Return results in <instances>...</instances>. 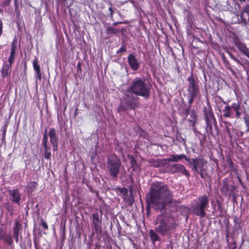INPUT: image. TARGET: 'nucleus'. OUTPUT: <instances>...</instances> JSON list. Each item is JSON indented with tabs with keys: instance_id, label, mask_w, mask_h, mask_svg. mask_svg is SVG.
<instances>
[{
	"instance_id": "nucleus-1",
	"label": "nucleus",
	"mask_w": 249,
	"mask_h": 249,
	"mask_svg": "<svg viewBox=\"0 0 249 249\" xmlns=\"http://www.w3.org/2000/svg\"><path fill=\"white\" fill-rule=\"evenodd\" d=\"M150 93V86L145 80L139 77L135 78L129 86L118 108L119 112L128 109H134L138 106L137 98L134 96H140L147 98Z\"/></svg>"
},
{
	"instance_id": "nucleus-2",
	"label": "nucleus",
	"mask_w": 249,
	"mask_h": 249,
	"mask_svg": "<svg viewBox=\"0 0 249 249\" xmlns=\"http://www.w3.org/2000/svg\"><path fill=\"white\" fill-rule=\"evenodd\" d=\"M173 195L167 186L160 182L151 185L149 196L146 197L147 205L157 211H164L167 205L173 202Z\"/></svg>"
},
{
	"instance_id": "nucleus-3",
	"label": "nucleus",
	"mask_w": 249,
	"mask_h": 249,
	"mask_svg": "<svg viewBox=\"0 0 249 249\" xmlns=\"http://www.w3.org/2000/svg\"><path fill=\"white\" fill-rule=\"evenodd\" d=\"M155 231L161 236L170 234L175 230L177 223L174 218L167 213H162L157 216L155 222Z\"/></svg>"
},
{
	"instance_id": "nucleus-4",
	"label": "nucleus",
	"mask_w": 249,
	"mask_h": 249,
	"mask_svg": "<svg viewBox=\"0 0 249 249\" xmlns=\"http://www.w3.org/2000/svg\"><path fill=\"white\" fill-rule=\"evenodd\" d=\"M209 197L203 195L200 196L192 204L191 209L193 214L200 217L206 216L205 209L208 207Z\"/></svg>"
},
{
	"instance_id": "nucleus-5",
	"label": "nucleus",
	"mask_w": 249,
	"mask_h": 249,
	"mask_svg": "<svg viewBox=\"0 0 249 249\" xmlns=\"http://www.w3.org/2000/svg\"><path fill=\"white\" fill-rule=\"evenodd\" d=\"M107 168L109 175L116 178L120 173L122 162L120 159L115 155L108 156L107 161Z\"/></svg>"
},
{
	"instance_id": "nucleus-6",
	"label": "nucleus",
	"mask_w": 249,
	"mask_h": 249,
	"mask_svg": "<svg viewBox=\"0 0 249 249\" xmlns=\"http://www.w3.org/2000/svg\"><path fill=\"white\" fill-rule=\"evenodd\" d=\"M188 103L191 105L194 99L199 95L200 89L198 84L196 81L193 75L188 78Z\"/></svg>"
},
{
	"instance_id": "nucleus-7",
	"label": "nucleus",
	"mask_w": 249,
	"mask_h": 249,
	"mask_svg": "<svg viewBox=\"0 0 249 249\" xmlns=\"http://www.w3.org/2000/svg\"><path fill=\"white\" fill-rule=\"evenodd\" d=\"M167 171L170 173H178L184 175L187 177L190 176L189 173L185 166L178 163L167 164L166 166Z\"/></svg>"
},
{
	"instance_id": "nucleus-8",
	"label": "nucleus",
	"mask_w": 249,
	"mask_h": 249,
	"mask_svg": "<svg viewBox=\"0 0 249 249\" xmlns=\"http://www.w3.org/2000/svg\"><path fill=\"white\" fill-rule=\"evenodd\" d=\"M49 136L50 139V142L52 145L54 151H56L58 148V138L56 132L54 128H51L49 132Z\"/></svg>"
},
{
	"instance_id": "nucleus-9",
	"label": "nucleus",
	"mask_w": 249,
	"mask_h": 249,
	"mask_svg": "<svg viewBox=\"0 0 249 249\" xmlns=\"http://www.w3.org/2000/svg\"><path fill=\"white\" fill-rule=\"evenodd\" d=\"M8 193L11 201L19 205L21 199V194L18 189L8 190Z\"/></svg>"
},
{
	"instance_id": "nucleus-10",
	"label": "nucleus",
	"mask_w": 249,
	"mask_h": 249,
	"mask_svg": "<svg viewBox=\"0 0 249 249\" xmlns=\"http://www.w3.org/2000/svg\"><path fill=\"white\" fill-rule=\"evenodd\" d=\"M204 113L207 126L212 128L213 123L215 121L214 115L210 108H205Z\"/></svg>"
},
{
	"instance_id": "nucleus-11",
	"label": "nucleus",
	"mask_w": 249,
	"mask_h": 249,
	"mask_svg": "<svg viewBox=\"0 0 249 249\" xmlns=\"http://www.w3.org/2000/svg\"><path fill=\"white\" fill-rule=\"evenodd\" d=\"M184 158H186V155L184 154L171 155L169 158L163 159L162 160V164L163 165H167L168 163L170 162H178L184 159Z\"/></svg>"
},
{
	"instance_id": "nucleus-12",
	"label": "nucleus",
	"mask_w": 249,
	"mask_h": 249,
	"mask_svg": "<svg viewBox=\"0 0 249 249\" xmlns=\"http://www.w3.org/2000/svg\"><path fill=\"white\" fill-rule=\"evenodd\" d=\"M128 64L132 70L137 71L138 70L140 63L132 53L130 54L127 57Z\"/></svg>"
},
{
	"instance_id": "nucleus-13",
	"label": "nucleus",
	"mask_w": 249,
	"mask_h": 249,
	"mask_svg": "<svg viewBox=\"0 0 249 249\" xmlns=\"http://www.w3.org/2000/svg\"><path fill=\"white\" fill-rule=\"evenodd\" d=\"M196 166V168L194 170L196 173H198V171L201 172H204L207 169V161L203 158L198 157L197 158Z\"/></svg>"
},
{
	"instance_id": "nucleus-14",
	"label": "nucleus",
	"mask_w": 249,
	"mask_h": 249,
	"mask_svg": "<svg viewBox=\"0 0 249 249\" xmlns=\"http://www.w3.org/2000/svg\"><path fill=\"white\" fill-rule=\"evenodd\" d=\"M21 226L20 222L18 220H16L13 227V236L16 243H18L19 240L18 237L22 229Z\"/></svg>"
},
{
	"instance_id": "nucleus-15",
	"label": "nucleus",
	"mask_w": 249,
	"mask_h": 249,
	"mask_svg": "<svg viewBox=\"0 0 249 249\" xmlns=\"http://www.w3.org/2000/svg\"><path fill=\"white\" fill-rule=\"evenodd\" d=\"M236 189L234 185L229 186L227 183L225 182L220 189L221 192L225 195L230 196Z\"/></svg>"
},
{
	"instance_id": "nucleus-16",
	"label": "nucleus",
	"mask_w": 249,
	"mask_h": 249,
	"mask_svg": "<svg viewBox=\"0 0 249 249\" xmlns=\"http://www.w3.org/2000/svg\"><path fill=\"white\" fill-rule=\"evenodd\" d=\"M234 44L240 52L249 58V49L247 48L245 43L237 41L234 42Z\"/></svg>"
},
{
	"instance_id": "nucleus-17",
	"label": "nucleus",
	"mask_w": 249,
	"mask_h": 249,
	"mask_svg": "<svg viewBox=\"0 0 249 249\" xmlns=\"http://www.w3.org/2000/svg\"><path fill=\"white\" fill-rule=\"evenodd\" d=\"M34 69L36 72V78L40 80L41 79V73L40 66L38 64V60L37 58H35L33 62Z\"/></svg>"
},
{
	"instance_id": "nucleus-18",
	"label": "nucleus",
	"mask_w": 249,
	"mask_h": 249,
	"mask_svg": "<svg viewBox=\"0 0 249 249\" xmlns=\"http://www.w3.org/2000/svg\"><path fill=\"white\" fill-rule=\"evenodd\" d=\"M92 223L93 226L96 231H98L100 228L101 221L99 219L98 213H95L92 214Z\"/></svg>"
},
{
	"instance_id": "nucleus-19",
	"label": "nucleus",
	"mask_w": 249,
	"mask_h": 249,
	"mask_svg": "<svg viewBox=\"0 0 249 249\" xmlns=\"http://www.w3.org/2000/svg\"><path fill=\"white\" fill-rule=\"evenodd\" d=\"M240 18L243 22L245 23L247 20H249V10L245 7L243 12L239 15Z\"/></svg>"
},
{
	"instance_id": "nucleus-20",
	"label": "nucleus",
	"mask_w": 249,
	"mask_h": 249,
	"mask_svg": "<svg viewBox=\"0 0 249 249\" xmlns=\"http://www.w3.org/2000/svg\"><path fill=\"white\" fill-rule=\"evenodd\" d=\"M42 143L44 148V151L50 150L51 148L48 145V135L46 129H45V133H44L43 136Z\"/></svg>"
},
{
	"instance_id": "nucleus-21",
	"label": "nucleus",
	"mask_w": 249,
	"mask_h": 249,
	"mask_svg": "<svg viewBox=\"0 0 249 249\" xmlns=\"http://www.w3.org/2000/svg\"><path fill=\"white\" fill-rule=\"evenodd\" d=\"M190 118L188 119V121L189 122L190 125L194 126L197 119L196 114L194 111H191L190 113Z\"/></svg>"
},
{
	"instance_id": "nucleus-22",
	"label": "nucleus",
	"mask_w": 249,
	"mask_h": 249,
	"mask_svg": "<svg viewBox=\"0 0 249 249\" xmlns=\"http://www.w3.org/2000/svg\"><path fill=\"white\" fill-rule=\"evenodd\" d=\"M10 65H8L7 63L3 65L1 69V74L3 77L7 76L10 72Z\"/></svg>"
},
{
	"instance_id": "nucleus-23",
	"label": "nucleus",
	"mask_w": 249,
	"mask_h": 249,
	"mask_svg": "<svg viewBox=\"0 0 249 249\" xmlns=\"http://www.w3.org/2000/svg\"><path fill=\"white\" fill-rule=\"evenodd\" d=\"M155 231H154L153 230H151L150 231L149 235L151 240L155 242V241H159L160 240V237L158 235Z\"/></svg>"
},
{
	"instance_id": "nucleus-24",
	"label": "nucleus",
	"mask_w": 249,
	"mask_h": 249,
	"mask_svg": "<svg viewBox=\"0 0 249 249\" xmlns=\"http://www.w3.org/2000/svg\"><path fill=\"white\" fill-rule=\"evenodd\" d=\"M37 182L36 181H31L27 185L26 189L28 193H32L36 188Z\"/></svg>"
},
{
	"instance_id": "nucleus-25",
	"label": "nucleus",
	"mask_w": 249,
	"mask_h": 249,
	"mask_svg": "<svg viewBox=\"0 0 249 249\" xmlns=\"http://www.w3.org/2000/svg\"><path fill=\"white\" fill-rule=\"evenodd\" d=\"M223 116L226 117H231V107L229 106H227L225 107V108L223 110Z\"/></svg>"
},
{
	"instance_id": "nucleus-26",
	"label": "nucleus",
	"mask_w": 249,
	"mask_h": 249,
	"mask_svg": "<svg viewBox=\"0 0 249 249\" xmlns=\"http://www.w3.org/2000/svg\"><path fill=\"white\" fill-rule=\"evenodd\" d=\"M225 124V127L226 130V132H227L228 135L230 137H231V127H232V126L231 124V123L225 121L223 122Z\"/></svg>"
},
{
	"instance_id": "nucleus-27",
	"label": "nucleus",
	"mask_w": 249,
	"mask_h": 249,
	"mask_svg": "<svg viewBox=\"0 0 249 249\" xmlns=\"http://www.w3.org/2000/svg\"><path fill=\"white\" fill-rule=\"evenodd\" d=\"M184 159H185L190 164L192 165L193 166V170H194L196 168V164L197 160V158L190 159L186 156V158H184Z\"/></svg>"
},
{
	"instance_id": "nucleus-28",
	"label": "nucleus",
	"mask_w": 249,
	"mask_h": 249,
	"mask_svg": "<svg viewBox=\"0 0 249 249\" xmlns=\"http://www.w3.org/2000/svg\"><path fill=\"white\" fill-rule=\"evenodd\" d=\"M3 239L9 245H12L13 242V239L10 234L5 235Z\"/></svg>"
},
{
	"instance_id": "nucleus-29",
	"label": "nucleus",
	"mask_w": 249,
	"mask_h": 249,
	"mask_svg": "<svg viewBox=\"0 0 249 249\" xmlns=\"http://www.w3.org/2000/svg\"><path fill=\"white\" fill-rule=\"evenodd\" d=\"M130 164L133 170H136L139 168L136 160L133 157L131 158Z\"/></svg>"
},
{
	"instance_id": "nucleus-30",
	"label": "nucleus",
	"mask_w": 249,
	"mask_h": 249,
	"mask_svg": "<svg viewBox=\"0 0 249 249\" xmlns=\"http://www.w3.org/2000/svg\"><path fill=\"white\" fill-rule=\"evenodd\" d=\"M117 32H118V31L112 27H108L107 29V34H115Z\"/></svg>"
},
{
	"instance_id": "nucleus-31",
	"label": "nucleus",
	"mask_w": 249,
	"mask_h": 249,
	"mask_svg": "<svg viewBox=\"0 0 249 249\" xmlns=\"http://www.w3.org/2000/svg\"><path fill=\"white\" fill-rule=\"evenodd\" d=\"M15 53H16L14 52H10V55L8 60L10 65H11L14 61Z\"/></svg>"
},
{
	"instance_id": "nucleus-32",
	"label": "nucleus",
	"mask_w": 249,
	"mask_h": 249,
	"mask_svg": "<svg viewBox=\"0 0 249 249\" xmlns=\"http://www.w3.org/2000/svg\"><path fill=\"white\" fill-rule=\"evenodd\" d=\"M231 108H233L234 110L237 111L240 109V105L238 103H233L231 107Z\"/></svg>"
},
{
	"instance_id": "nucleus-33",
	"label": "nucleus",
	"mask_w": 249,
	"mask_h": 249,
	"mask_svg": "<svg viewBox=\"0 0 249 249\" xmlns=\"http://www.w3.org/2000/svg\"><path fill=\"white\" fill-rule=\"evenodd\" d=\"M223 62H224V64L225 66V67L228 69H229V70H231V68L230 66V63L228 61H227L225 57L224 56L223 57Z\"/></svg>"
},
{
	"instance_id": "nucleus-34",
	"label": "nucleus",
	"mask_w": 249,
	"mask_h": 249,
	"mask_svg": "<svg viewBox=\"0 0 249 249\" xmlns=\"http://www.w3.org/2000/svg\"><path fill=\"white\" fill-rule=\"evenodd\" d=\"M51 157V153L50 150H47L44 151V158L46 159L49 160Z\"/></svg>"
},
{
	"instance_id": "nucleus-35",
	"label": "nucleus",
	"mask_w": 249,
	"mask_h": 249,
	"mask_svg": "<svg viewBox=\"0 0 249 249\" xmlns=\"http://www.w3.org/2000/svg\"><path fill=\"white\" fill-rule=\"evenodd\" d=\"M244 120L246 125L247 128L249 127V117L248 115H246L244 117Z\"/></svg>"
},
{
	"instance_id": "nucleus-36",
	"label": "nucleus",
	"mask_w": 249,
	"mask_h": 249,
	"mask_svg": "<svg viewBox=\"0 0 249 249\" xmlns=\"http://www.w3.org/2000/svg\"><path fill=\"white\" fill-rule=\"evenodd\" d=\"M40 225H41L43 228L45 230L48 229V226L45 221H44L43 219H41Z\"/></svg>"
},
{
	"instance_id": "nucleus-37",
	"label": "nucleus",
	"mask_w": 249,
	"mask_h": 249,
	"mask_svg": "<svg viewBox=\"0 0 249 249\" xmlns=\"http://www.w3.org/2000/svg\"><path fill=\"white\" fill-rule=\"evenodd\" d=\"M16 49H17V46L15 44V42H13L12 44V48H11V52L16 53Z\"/></svg>"
},
{
	"instance_id": "nucleus-38",
	"label": "nucleus",
	"mask_w": 249,
	"mask_h": 249,
	"mask_svg": "<svg viewBox=\"0 0 249 249\" xmlns=\"http://www.w3.org/2000/svg\"><path fill=\"white\" fill-rule=\"evenodd\" d=\"M108 10L110 11V18H111V20H113V12H114V9L112 8L111 6H110L108 8Z\"/></svg>"
},
{
	"instance_id": "nucleus-39",
	"label": "nucleus",
	"mask_w": 249,
	"mask_h": 249,
	"mask_svg": "<svg viewBox=\"0 0 249 249\" xmlns=\"http://www.w3.org/2000/svg\"><path fill=\"white\" fill-rule=\"evenodd\" d=\"M125 51H126V48L124 46H123L122 47H121L119 49V50H118V51L117 52V53H123V52H124Z\"/></svg>"
},
{
	"instance_id": "nucleus-40",
	"label": "nucleus",
	"mask_w": 249,
	"mask_h": 249,
	"mask_svg": "<svg viewBox=\"0 0 249 249\" xmlns=\"http://www.w3.org/2000/svg\"><path fill=\"white\" fill-rule=\"evenodd\" d=\"M10 1H11V0H5L3 3L2 4L1 6L2 7H4L6 5H8L9 4V3H10Z\"/></svg>"
},
{
	"instance_id": "nucleus-41",
	"label": "nucleus",
	"mask_w": 249,
	"mask_h": 249,
	"mask_svg": "<svg viewBox=\"0 0 249 249\" xmlns=\"http://www.w3.org/2000/svg\"><path fill=\"white\" fill-rule=\"evenodd\" d=\"M3 28V23L2 20L0 19V36L1 35L2 33Z\"/></svg>"
},
{
	"instance_id": "nucleus-42",
	"label": "nucleus",
	"mask_w": 249,
	"mask_h": 249,
	"mask_svg": "<svg viewBox=\"0 0 249 249\" xmlns=\"http://www.w3.org/2000/svg\"><path fill=\"white\" fill-rule=\"evenodd\" d=\"M190 107L185 108L184 111V113L185 115H187L189 113Z\"/></svg>"
},
{
	"instance_id": "nucleus-43",
	"label": "nucleus",
	"mask_w": 249,
	"mask_h": 249,
	"mask_svg": "<svg viewBox=\"0 0 249 249\" xmlns=\"http://www.w3.org/2000/svg\"><path fill=\"white\" fill-rule=\"evenodd\" d=\"M236 62H237L238 64L242 66V67H244L243 64L237 58H236L235 60Z\"/></svg>"
},
{
	"instance_id": "nucleus-44",
	"label": "nucleus",
	"mask_w": 249,
	"mask_h": 249,
	"mask_svg": "<svg viewBox=\"0 0 249 249\" xmlns=\"http://www.w3.org/2000/svg\"><path fill=\"white\" fill-rule=\"evenodd\" d=\"M236 117L239 118L241 116V113L239 112V110H237V111H236V114H235Z\"/></svg>"
},
{
	"instance_id": "nucleus-45",
	"label": "nucleus",
	"mask_w": 249,
	"mask_h": 249,
	"mask_svg": "<svg viewBox=\"0 0 249 249\" xmlns=\"http://www.w3.org/2000/svg\"><path fill=\"white\" fill-rule=\"evenodd\" d=\"M229 55L230 56V57L233 59L234 61L235 60V59H236V58L231 53H229Z\"/></svg>"
},
{
	"instance_id": "nucleus-46",
	"label": "nucleus",
	"mask_w": 249,
	"mask_h": 249,
	"mask_svg": "<svg viewBox=\"0 0 249 249\" xmlns=\"http://www.w3.org/2000/svg\"><path fill=\"white\" fill-rule=\"evenodd\" d=\"M198 173H199V174H200V176H201V177L202 178H204L205 175H204V174H203V172H201V171H198Z\"/></svg>"
},
{
	"instance_id": "nucleus-47",
	"label": "nucleus",
	"mask_w": 249,
	"mask_h": 249,
	"mask_svg": "<svg viewBox=\"0 0 249 249\" xmlns=\"http://www.w3.org/2000/svg\"><path fill=\"white\" fill-rule=\"evenodd\" d=\"M121 22H116L113 23V25H117L119 24H120Z\"/></svg>"
},
{
	"instance_id": "nucleus-48",
	"label": "nucleus",
	"mask_w": 249,
	"mask_h": 249,
	"mask_svg": "<svg viewBox=\"0 0 249 249\" xmlns=\"http://www.w3.org/2000/svg\"><path fill=\"white\" fill-rule=\"evenodd\" d=\"M17 1L18 0H15V5H16V7H17Z\"/></svg>"
},
{
	"instance_id": "nucleus-49",
	"label": "nucleus",
	"mask_w": 249,
	"mask_h": 249,
	"mask_svg": "<svg viewBox=\"0 0 249 249\" xmlns=\"http://www.w3.org/2000/svg\"><path fill=\"white\" fill-rule=\"evenodd\" d=\"M246 8L249 11V5H247Z\"/></svg>"
},
{
	"instance_id": "nucleus-50",
	"label": "nucleus",
	"mask_w": 249,
	"mask_h": 249,
	"mask_svg": "<svg viewBox=\"0 0 249 249\" xmlns=\"http://www.w3.org/2000/svg\"><path fill=\"white\" fill-rule=\"evenodd\" d=\"M2 12H3V10L0 8V13H2Z\"/></svg>"
},
{
	"instance_id": "nucleus-51",
	"label": "nucleus",
	"mask_w": 249,
	"mask_h": 249,
	"mask_svg": "<svg viewBox=\"0 0 249 249\" xmlns=\"http://www.w3.org/2000/svg\"><path fill=\"white\" fill-rule=\"evenodd\" d=\"M246 131L247 132H249V128H247V129L246 130Z\"/></svg>"
},
{
	"instance_id": "nucleus-52",
	"label": "nucleus",
	"mask_w": 249,
	"mask_h": 249,
	"mask_svg": "<svg viewBox=\"0 0 249 249\" xmlns=\"http://www.w3.org/2000/svg\"><path fill=\"white\" fill-rule=\"evenodd\" d=\"M238 179H239V181L240 182H241V179H240V178H238Z\"/></svg>"
},
{
	"instance_id": "nucleus-53",
	"label": "nucleus",
	"mask_w": 249,
	"mask_h": 249,
	"mask_svg": "<svg viewBox=\"0 0 249 249\" xmlns=\"http://www.w3.org/2000/svg\"><path fill=\"white\" fill-rule=\"evenodd\" d=\"M223 103L224 104H226V102H225V101H223Z\"/></svg>"
}]
</instances>
